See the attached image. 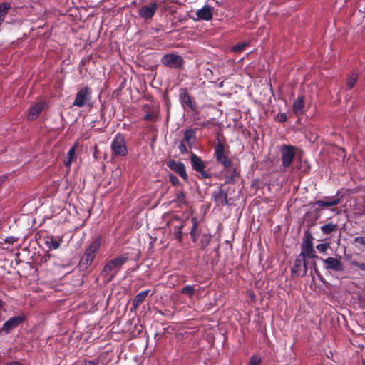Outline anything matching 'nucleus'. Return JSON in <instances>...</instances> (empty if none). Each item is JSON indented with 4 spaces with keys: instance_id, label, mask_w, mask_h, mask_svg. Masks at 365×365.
Returning a JSON list of instances; mask_svg holds the SVG:
<instances>
[{
    "instance_id": "1",
    "label": "nucleus",
    "mask_w": 365,
    "mask_h": 365,
    "mask_svg": "<svg viewBox=\"0 0 365 365\" xmlns=\"http://www.w3.org/2000/svg\"><path fill=\"white\" fill-rule=\"evenodd\" d=\"M214 150L216 161L224 168L225 183H235L240 177V168L239 165L234 163L229 157L230 152L228 145H226L225 140L217 139Z\"/></svg>"
},
{
    "instance_id": "2",
    "label": "nucleus",
    "mask_w": 365,
    "mask_h": 365,
    "mask_svg": "<svg viewBox=\"0 0 365 365\" xmlns=\"http://www.w3.org/2000/svg\"><path fill=\"white\" fill-rule=\"evenodd\" d=\"M129 259L128 253H124L108 261L101 272L103 277H108L107 282H111L123 265Z\"/></svg>"
},
{
    "instance_id": "3",
    "label": "nucleus",
    "mask_w": 365,
    "mask_h": 365,
    "mask_svg": "<svg viewBox=\"0 0 365 365\" xmlns=\"http://www.w3.org/2000/svg\"><path fill=\"white\" fill-rule=\"evenodd\" d=\"M314 237L309 229L304 232V235L301 245V252L299 255L309 259H316L318 257L316 255L315 250L313 247Z\"/></svg>"
},
{
    "instance_id": "4",
    "label": "nucleus",
    "mask_w": 365,
    "mask_h": 365,
    "mask_svg": "<svg viewBox=\"0 0 365 365\" xmlns=\"http://www.w3.org/2000/svg\"><path fill=\"white\" fill-rule=\"evenodd\" d=\"M161 63L167 68L181 70L184 67L185 61L181 56L171 53L165 54L161 58Z\"/></svg>"
},
{
    "instance_id": "5",
    "label": "nucleus",
    "mask_w": 365,
    "mask_h": 365,
    "mask_svg": "<svg viewBox=\"0 0 365 365\" xmlns=\"http://www.w3.org/2000/svg\"><path fill=\"white\" fill-rule=\"evenodd\" d=\"M190 163L192 169L200 174V178L209 179L212 178L211 174L205 170L206 165L205 162L195 153L190 156Z\"/></svg>"
},
{
    "instance_id": "6",
    "label": "nucleus",
    "mask_w": 365,
    "mask_h": 365,
    "mask_svg": "<svg viewBox=\"0 0 365 365\" xmlns=\"http://www.w3.org/2000/svg\"><path fill=\"white\" fill-rule=\"evenodd\" d=\"M111 150L113 154L115 156H125L128 153V149L125 145L124 135L118 133L111 143Z\"/></svg>"
},
{
    "instance_id": "7",
    "label": "nucleus",
    "mask_w": 365,
    "mask_h": 365,
    "mask_svg": "<svg viewBox=\"0 0 365 365\" xmlns=\"http://www.w3.org/2000/svg\"><path fill=\"white\" fill-rule=\"evenodd\" d=\"M91 100V90L86 86L81 88L76 93L73 106L78 108L83 107L88 104Z\"/></svg>"
},
{
    "instance_id": "8",
    "label": "nucleus",
    "mask_w": 365,
    "mask_h": 365,
    "mask_svg": "<svg viewBox=\"0 0 365 365\" xmlns=\"http://www.w3.org/2000/svg\"><path fill=\"white\" fill-rule=\"evenodd\" d=\"M26 319V317L24 314L10 318L3 324L0 329V334H9L13 329L17 328L20 324L24 322Z\"/></svg>"
},
{
    "instance_id": "9",
    "label": "nucleus",
    "mask_w": 365,
    "mask_h": 365,
    "mask_svg": "<svg viewBox=\"0 0 365 365\" xmlns=\"http://www.w3.org/2000/svg\"><path fill=\"white\" fill-rule=\"evenodd\" d=\"M296 148L290 145H282L280 148L282 153V164L284 168L289 167L295 157Z\"/></svg>"
},
{
    "instance_id": "10",
    "label": "nucleus",
    "mask_w": 365,
    "mask_h": 365,
    "mask_svg": "<svg viewBox=\"0 0 365 365\" xmlns=\"http://www.w3.org/2000/svg\"><path fill=\"white\" fill-rule=\"evenodd\" d=\"M308 259L299 255L294 262L293 267H292V277H295L299 275V270L302 265H303V276H304L308 270Z\"/></svg>"
},
{
    "instance_id": "11",
    "label": "nucleus",
    "mask_w": 365,
    "mask_h": 365,
    "mask_svg": "<svg viewBox=\"0 0 365 365\" xmlns=\"http://www.w3.org/2000/svg\"><path fill=\"white\" fill-rule=\"evenodd\" d=\"M101 244V239L100 237H96L94 240H93L90 245L86 248L83 256L90 259L91 262H93L96 253L98 252Z\"/></svg>"
},
{
    "instance_id": "12",
    "label": "nucleus",
    "mask_w": 365,
    "mask_h": 365,
    "mask_svg": "<svg viewBox=\"0 0 365 365\" xmlns=\"http://www.w3.org/2000/svg\"><path fill=\"white\" fill-rule=\"evenodd\" d=\"M166 165L170 170L178 174L185 182L188 181L185 166L182 162L170 160L166 163Z\"/></svg>"
},
{
    "instance_id": "13",
    "label": "nucleus",
    "mask_w": 365,
    "mask_h": 365,
    "mask_svg": "<svg viewBox=\"0 0 365 365\" xmlns=\"http://www.w3.org/2000/svg\"><path fill=\"white\" fill-rule=\"evenodd\" d=\"M158 5L156 1H152L147 5H143L138 11V14L145 19H151L155 14Z\"/></svg>"
},
{
    "instance_id": "14",
    "label": "nucleus",
    "mask_w": 365,
    "mask_h": 365,
    "mask_svg": "<svg viewBox=\"0 0 365 365\" xmlns=\"http://www.w3.org/2000/svg\"><path fill=\"white\" fill-rule=\"evenodd\" d=\"M326 269H330L335 272H341L344 269L343 262L341 261V257L339 258L329 257L323 260Z\"/></svg>"
},
{
    "instance_id": "15",
    "label": "nucleus",
    "mask_w": 365,
    "mask_h": 365,
    "mask_svg": "<svg viewBox=\"0 0 365 365\" xmlns=\"http://www.w3.org/2000/svg\"><path fill=\"white\" fill-rule=\"evenodd\" d=\"M212 197L216 205L218 206L228 205L227 193L224 190L223 185H220L217 191L213 192Z\"/></svg>"
},
{
    "instance_id": "16",
    "label": "nucleus",
    "mask_w": 365,
    "mask_h": 365,
    "mask_svg": "<svg viewBox=\"0 0 365 365\" xmlns=\"http://www.w3.org/2000/svg\"><path fill=\"white\" fill-rule=\"evenodd\" d=\"M46 103L44 101H40L32 106L29 111L27 119L30 121L36 120L39 114L45 108Z\"/></svg>"
},
{
    "instance_id": "17",
    "label": "nucleus",
    "mask_w": 365,
    "mask_h": 365,
    "mask_svg": "<svg viewBox=\"0 0 365 365\" xmlns=\"http://www.w3.org/2000/svg\"><path fill=\"white\" fill-rule=\"evenodd\" d=\"M180 98L183 104H186L187 107L192 110V111H195L197 108L196 104L195 102H193L192 97L190 95L187 93V91L186 88H180Z\"/></svg>"
},
{
    "instance_id": "18",
    "label": "nucleus",
    "mask_w": 365,
    "mask_h": 365,
    "mask_svg": "<svg viewBox=\"0 0 365 365\" xmlns=\"http://www.w3.org/2000/svg\"><path fill=\"white\" fill-rule=\"evenodd\" d=\"M304 97L302 96H298V98L293 103L292 110L294 113L296 115H302L304 113Z\"/></svg>"
},
{
    "instance_id": "19",
    "label": "nucleus",
    "mask_w": 365,
    "mask_h": 365,
    "mask_svg": "<svg viewBox=\"0 0 365 365\" xmlns=\"http://www.w3.org/2000/svg\"><path fill=\"white\" fill-rule=\"evenodd\" d=\"M146 110V114L144 116V120L146 121H156L158 118V113L155 108L150 107V105L145 104L143 106V110Z\"/></svg>"
},
{
    "instance_id": "20",
    "label": "nucleus",
    "mask_w": 365,
    "mask_h": 365,
    "mask_svg": "<svg viewBox=\"0 0 365 365\" xmlns=\"http://www.w3.org/2000/svg\"><path fill=\"white\" fill-rule=\"evenodd\" d=\"M197 17L200 19L209 21L212 19V9L209 6H204L201 9H199L197 12Z\"/></svg>"
},
{
    "instance_id": "21",
    "label": "nucleus",
    "mask_w": 365,
    "mask_h": 365,
    "mask_svg": "<svg viewBox=\"0 0 365 365\" xmlns=\"http://www.w3.org/2000/svg\"><path fill=\"white\" fill-rule=\"evenodd\" d=\"M196 130L189 128L185 130L183 141L186 142L190 148L196 142Z\"/></svg>"
},
{
    "instance_id": "22",
    "label": "nucleus",
    "mask_w": 365,
    "mask_h": 365,
    "mask_svg": "<svg viewBox=\"0 0 365 365\" xmlns=\"http://www.w3.org/2000/svg\"><path fill=\"white\" fill-rule=\"evenodd\" d=\"M192 227L190 230V236L194 242H195L200 235V230H198V219L197 217H191Z\"/></svg>"
},
{
    "instance_id": "23",
    "label": "nucleus",
    "mask_w": 365,
    "mask_h": 365,
    "mask_svg": "<svg viewBox=\"0 0 365 365\" xmlns=\"http://www.w3.org/2000/svg\"><path fill=\"white\" fill-rule=\"evenodd\" d=\"M150 290H145L138 293L135 297L133 301V306L135 309H136L145 300Z\"/></svg>"
},
{
    "instance_id": "24",
    "label": "nucleus",
    "mask_w": 365,
    "mask_h": 365,
    "mask_svg": "<svg viewBox=\"0 0 365 365\" xmlns=\"http://www.w3.org/2000/svg\"><path fill=\"white\" fill-rule=\"evenodd\" d=\"M339 225L332 222L326 224L321 227V230L324 235L331 234L339 230Z\"/></svg>"
},
{
    "instance_id": "25",
    "label": "nucleus",
    "mask_w": 365,
    "mask_h": 365,
    "mask_svg": "<svg viewBox=\"0 0 365 365\" xmlns=\"http://www.w3.org/2000/svg\"><path fill=\"white\" fill-rule=\"evenodd\" d=\"M173 202H177L178 207L182 205H186L185 194L183 190H178L175 193V199L173 200Z\"/></svg>"
},
{
    "instance_id": "26",
    "label": "nucleus",
    "mask_w": 365,
    "mask_h": 365,
    "mask_svg": "<svg viewBox=\"0 0 365 365\" xmlns=\"http://www.w3.org/2000/svg\"><path fill=\"white\" fill-rule=\"evenodd\" d=\"M92 263L93 262L83 255L78 262V267L81 271L86 272L92 265Z\"/></svg>"
},
{
    "instance_id": "27",
    "label": "nucleus",
    "mask_w": 365,
    "mask_h": 365,
    "mask_svg": "<svg viewBox=\"0 0 365 365\" xmlns=\"http://www.w3.org/2000/svg\"><path fill=\"white\" fill-rule=\"evenodd\" d=\"M61 240L58 241L54 239L53 236L46 237L45 243L49 249H57L59 247Z\"/></svg>"
},
{
    "instance_id": "28",
    "label": "nucleus",
    "mask_w": 365,
    "mask_h": 365,
    "mask_svg": "<svg viewBox=\"0 0 365 365\" xmlns=\"http://www.w3.org/2000/svg\"><path fill=\"white\" fill-rule=\"evenodd\" d=\"M358 80V74L352 73L347 77L346 88L351 90L354 87Z\"/></svg>"
},
{
    "instance_id": "29",
    "label": "nucleus",
    "mask_w": 365,
    "mask_h": 365,
    "mask_svg": "<svg viewBox=\"0 0 365 365\" xmlns=\"http://www.w3.org/2000/svg\"><path fill=\"white\" fill-rule=\"evenodd\" d=\"M212 239V236L209 234H203L200 240V246L201 249L205 250L210 244Z\"/></svg>"
},
{
    "instance_id": "30",
    "label": "nucleus",
    "mask_w": 365,
    "mask_h": 365,
    "mask_svg": "<svg viewBox=\"0 0 365 365\" xmlns=\"http://www.w3.org/2000/svg\"><path fill=\"white\" fill-rule=\"evenodd\" d=\"M76 146H77V144L73 145L67 153V160L64 162L65 165L67 167L70 166V165L74 158Z\"/></svg>"
},
{
    "instance_id": "31",
    "label": "nucleus",
    "mask_w": 365,
    "mask_h": 365,
    "mask_svg": "<svg viewBox=\"0 0 365 365\" xmlns=\"http://www.w3.org/2000/svg\"><path fill=\"white\" fill-rule=\"evenodd\" d=\"M185 222H182L179 226L176 227L174 231L175 238L179 242H182V229L184 227Z\"/></svg>"
},
{
    "instance_id": "32",
    "label": "nucleus",
    "mask_w": 365,
    "mask_h": 365,
    "mask_svg": "<svg viewBox=\"0 0 365 365\" xmlns=\"http://www.w3.org/2000/svg\"><path fill=\"white\" fill-rule=\"evenodd\" d=\"M181 293L188 296L189 298H192L195 294L194 287L191 285H187L182 288Z\"/></svg>"
},
{
    "instance_id": "33",
    "label": "nucleus",
    "mask_w": 365,
    "mask_h": 365,
    "mask_svg": "<svg viewBox=\"0 0 365 365\" xmlns=\"http://www.w3.org/2000/svg\"><path fill=\"white\" fill-rule=\"evenodd\" d=\"M335 201L328 202L324 198L322 200H317L314 202V205H318L319 207H329L334 206Z\"/></svg>"
},
{
    "instance_id": "34",
    "label": "nucleus",
    "mask_w": 365,
    "mask_h": 365,
    "mask_svg": "<svg viewBox=\"0 0 365 365\" xmlns=\"http://www.w3.org/2000/svg\"><path fill=\"white\" fill-rule=\"evenodd\" d=\"M249 46V43L247 42H242L240 43H237L232 48V51L236 53H240L246 47Z\"/></svg>"
},
{
    "instance_id": "35",
    "label": "nucleus",
    "mask_w": 365,
    "mask_h": 365,
    "mask_svg": "<svg viewBox=\"0 0 365 365\" xmlns=\"http://www.w3.org/2000/svg\"><path fill=\"white\" fill-rule=\"evenodd\" d=\"M262 363V358L257 356H252L250 359L249 365H260Z\"/></svg>"
},
{
    "instance_id": "36",
    "label": "nucleus",
    "mask_w": 365,
    "mask_h": 365,
    "mask_svg": "<svg viewBox=\"0 0 365 365\" xmlns=\"http://www.w3.org/2000/svg\"><path fill=\"white\" fill-rule=\"evenodd\" d=\"M319 212H320V209L319 208H316L314 211V214H313V220L312 222L310 223V225H308V227L309 228L311 226H313L315 225V221L319 217Z\"/></svg>"
},
{
    "instance_id": "37",
    "label": "nucleus",
    "mask_w": 365,
    "mask_h": 365,
    "mask_svg": "<svg viewBox=\"0 0 365 365\" xmlns=\"http://www.w3.org/2000/svg\"><path fill=\"white\" fill-rule=\"evenodd\" d=\"M169 180L173 185H175V186L180 185V182L179 179L175 175L170 174Z\"/></svg>"
},
{
    "instance_id": "38",
    "label": "nucleus",
    "mask_w": 365,
    "mask_h": 365,
    "mask_svg": "<svg viewBox=\"0 0 365 365\" xmlns=\"http://www.w3.org/2000/svg\"><path fill=\"white\" fill-rule=\"evenodd\" d=\"M324 198L326 201H328V202L335 201L334 206L341 202V198L339 197H324Z\"/></svg>"
},
{
    "instance_id": "39",
    "label": "nucleus",
    "mask_w": 365,
    "mask_h": 365,
    "mask_svg": "<svg viewBox=\"0 0 365 365\" xmlns=\"http://www.w3.org/2000/svg\"><path fill=\"white\" fill-rule=\"evenodd\" d=\"M277 120L281 123L286 122L287 120V117L286 113H279L277 114L276 117Z\"/></svg>"
},
{
    "instance_id": "40",
    "label": "nucleus",
    "mask_w": 365,
    "mask_h": 365,
    "mask_svg": "<svg viewBox=\"0 0 365 365\" xmlns=\"http://www.w3.org/2000/svg\"><path fill=\"white\" fill-rule=\"evenodd\" d=\"M329 247V243H322V244L317 245V249L321 252H324L328 249Z\"/></svg>"
},
{
    "instance_id": "41",
    "label": "nucleus",
    "mask_w": 365,
    "mask_h": 365,
    "mask_svg": "<svg viewBox=\"0 0 365 365\" xmlns=\"http://www.w3.org/2000/svg\"><path fill=\"white\" fill-rule=\"evenodd\" d=\"M351 264L353 265V266H356L359 269L361 270H363V271H365V263L362 262V263H360V262H358L356 260H354L351 262Z\"/></svg>"
},
{
    "instance_id": "42",
    "label": "nucleus",
    "mask_w": 365,
    "mask_h": 365,
    "mask_svg": "<svg viewBox=\"0 0 365 365\" xmlns=\"http://www.w3.org/2000/svg\"><path fill=\"white\" fill-rule=\"evenodd\" d=\"M354 242L360 243L365 246V237H363V236L356 237L354 239Z\"/></svg>"
},
{
    "instance_id": "43",
    "label": "nucleus",
    "mask_w": 365,
    "mask_h": 365,
    "mask_svg": "<svg viewBox=\"0 0 365 365\" xmlns=\"http://www.w3.org/2000/svg\"><path fill=\"white\" fill-rule=\"evenodd\" d=\"M184 142L185 141L180 142V143L178 146V148H179L180 153L182 154L187 153V148L186 145L184 144Z\"/></svg>"
},
{
    "instance_id": "44",
    "label": "nucleus",
    "mask_w": 365,
    "mask_h": 365,
    "mask_svg": "<svg viewBox=\"0 0 365 365\" xmlns=\"http://www.w3.org/2000/svg\"><path fill=\"white\" fill-rule=\"evenodd\" d=\"M98 364H99L98 359H96L93 361L84 360L83 361L82 365H98Z\"/></svg>"
},
{
    "instance_id": "45",
    "label": "nucleus",
    "mask_w": 365,
    "mask_h": 365,
    "mask_svg": "<svg viewBox=\"0 0 365 365\" xmlns=\"http://www.w3.org/2000/svg\"><path fill=\"white\" fill-rule=\"evenodd\" d=\"M17 240V238L14 237H8L5 239V242H8V243H10V244H13L14 242H15Z\"/></svg>"
},
{
    "instance_id": "46",
    "label": "nucleus",
    "mask_w": 365,
    "mask_h": 365,
    "mask_svg": "<svg viewBox=\"0 0 365 365\" xmlns=\"http://www.w3.org/2000/svg\"><path fill=\"white\" fill-rule=\"evenodd\" d=\"M6 178H7L6 175L0 176V187L6 181Z\"/></svg>"
},
{
    "instance_id": "47",
    "label": "nucleus",
    "mask_w": 365,
    "mask_h": 365,
    "mask_svg": "<svg viewBox=\"0 0 365 365\" xmlns=\"http://www.w3.org/2000/svg\"><path fill=\"white\" fill-rule=\"evenodd\" d=\"M6 365H23V364L19 361H14L9 362Z\"/></svg>"
},
{
    "instance_id": "48",
    "label": "nucleus",
    "mask_w": 365,
    "mask_h": 365,
    "mask_svg": "<svg viewBox=\"0 0 365 365\" xmlns=\"http://www.w3.org/2000/svg\"><path fill=\"white\" fill-rule=\"evenodd\" d=\"M312 214L311 212H307L304 215V220H309V218L312 217Z\"/></svg>"
},
{
    "instance_id": "49",
    "label": "nucleus",
    "mask_w": 365,
    "mask_h": 365,
    "mask_svg": "<svg viewBox=\"0 0 365 365\" xmlns=\"http://www.w3.org/2000/svg\"><path fill=\"white\" fill-rule=\"evenodd\" d=\"M312 265L314 266V270H315L316 274H317V275H319V272H318V270L317 269V264H316L315 261H314V260L312 261Z\"/></svg>"
},
{
    "instance_id": "50",
    "label": "nucleus",
    "mask_w": 365,
    "mask_h": 365,
    "mask_svg": "<svg viewBox=\"0 0 365 365\" xmlns=\"http://www.w3.org/2000/svg\"><path fill=\"white\" fill-rule=\"evenodd\" d=\"M332 210L333 211H336L337 213H340L341 212V210H339L338 208H333Z\"/></svg>"
},
{
    "instance_id": "51",
    "label": "nucleus",
    "mask_w": 365,
    "mask_h": 365,
    "mask_svg": "<svg viewBox=\"0 0 365 365\" xmlns=\"http://www.w3.org/2000/svg\"><path fill=\"white\" fill-rule=\"evenodd\" d=\"M3 306H4V302L1 299H0V309H1L3 308Z\"/></svg>"
},
{
    "instance_id": "52",
    "label": "nucleus",
    "mask_w": 365,
    "mask_h": 365,
    "mask_svg": "<svg viewBox=\"0 0 365 365\" xmlns=\"http://www.w3.org/2000/svg\"><path fill=\"white\" fill-rule=\"evenodd\" d=\"M173 220H180V219L178 217H174Z\"/></svg>"
},
{
    "instance_id": "53",
    "label": "nucleus",
    "mask_w": 365,
    "mask_h": 365,
    "mask_svg": "<svg viewBox=\"0 0 365 365\" xmlns=\"http://www.w3.org/2000/svg\"><path fill=\"white\" fill-rule=\"evenodd\" d=\"M364 213H365V210H364V211L361 213V215H364Z\"/></svg>"
}]
</instances>
